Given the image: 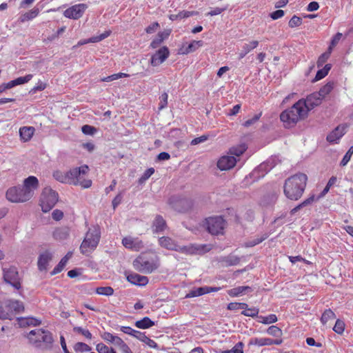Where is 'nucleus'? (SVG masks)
Returning a JSON list of instances; mask_svg holds the SVG:
<instances>
[{
  "mask_svg": "<svg viewBox=\"0 0 353 353\" xmlns=\"http://www.w3.org/2000/svg\"><path fill=\"white\" fill-rule=\"evenodd\" d=\"M169 34L170 33L167 31L159 32L157 37L151 42V48H157L163 41V40L168 37Z\"/></svg>",
  "mask_w": 353,
  "mask_h": 353,
  "instance_id": "obj_33",
  "label": "nucleus"
},
{
  "mask_svg": "<svg viewBox=\"0 0 353 353\" xmlns=\"http://www.w3.org/2000/svg\"><path fill=\"white\" fill-rule=\"evenodd\" d=\"M52 259V254L48 250H46L40 254L38 258L37 265L40 271H46L49 263Z\"/></svg>",
  "mask_w": 353,
  "mask_h": 353,
  "instance_id": "obj_21",
  "label": "nucleus"
},
{
  "mask_svg": "<svg viewBox=\"0 0 353 353\" xmlns=\"http://www.w3.org/2000/svg\"><path fill=\"white\" fill-rule=\"evenodd\" d=\"M24 311L23 303L14 299H0V319L12 320Z\"/></svg>",
  "mask_w": 353,
  "mask_h": 353,
  "instance_id": "obj_4",
  "label": "nucleus"
},
{
  "mask_svg": "<svg viewBox=\"0 0 353 353\" xmlns=\"http://www.w3.org/2000/svg\"><path fill=\"white\" fill-rule=\"evenodd\" d=\"M3 278L6 283L10 285L14 289L20 290L21 288V279L15 267L3 268Z\"/></svg>",
  "mask_w": 353,
  "mask_h": 353,
  "instance_id": "obj_11",
  "label": "nucleus"
},
{
  "mask_svg": "<svg viewBox=\"0 0 353 353\" xmlns=\"http://www.w3.org/2000/svg\"><path fill=\"white\" fill-rule=\"evenodd\" d=\"M305 106L303 102L297 101L290 109L281 114L280 119L285 128H290L294 126L300 120L307 116Z\"/></svg>",
  "mask_w": 353,
  "mask_h": 353,
  "instance_id": "obj_3",
  "label": "nucleus"
},
{
  "mask_svg": "<svg viewBox=\"0 0 353 353\" xmlns=\"http://www.w3.org/2000/svg\"><path fill=\"white\" fill-rule=\"evenodd\" d=\"M6 197L12 203H24L29 201L22 188L17 186L10 188L6 191Z\"/></svg>",
  "mask_w": 353,
  "mask_h": 353,
  "instance_id": "obj_13",
  "label": "nucleus"
},
{
  "mask_svg": "<svg viewBox=\"0 0 353 353\" xmlns=\"http://www.w3.org/2000/svg\"><path fill=\"white\" fill-rule=\"evenodd\" d=\"M243 343L239 342L236 343L233 348L231 350L232 353H243Z\"/></svg>",
  "mask_w": 353,
  "mask_h": 353,
  "instance_id": "obj_64",
  "label": "nucleus"
},
{
  "mask_svg": "<svg viewBox=\"0 0 353 353\" xmlns=\"http://www.w3.org/2000/svg\"><path fill=\"white\" fill-rule=\"evenodd\" d=\"M82 132L85 134L88 135H92L94 134L97 130L94 127L89 125H84L81 128Z\"/></svg>",
  "mask_w": 353,
  "mask_h": 353,
  "instance_id": "obj_61",
  "label": "nucleus"
},
{
  "mask_svg": "<svg viewBox=\"0 0 353 353\" xmlns=\"http://www.w3.org/2000/svg\"><path fill=\"white\" fill-rule=\"evenodd\" d=\"M39 9L38 8L34 7L28 12H26V13L21 14V17H19V21L21 23L30 21L37 17L39 14Z\"/></svg>",
  "mask_w": 353,
  "mask_h": 353,
  "instance_id": "obj_31",
  "label": "nucleus"
},
{
  "mask_svg": "<svg viewBox=\"0 0 353 353\" xmlns=\"http://www.w3.org/2000/svg\"><path fill=\"white\" fill-rule=\"evenodd\" d=\"M66 264L67 263L65 262V260L61 259L59 264L54 268V270L51 272V274L54 275L61 272L63 270Z\"/></svg>",
  "mask_w": 353,
  "mask_h": 353,
  "instance_id": "obj_57",
  "label": "nucleus"
},
{
  "mask_svg": "<svg viewBox=\"0 0 353 353\" xmlns=\"http://www.w3.org/2000/svg\"><path fill=\"white\" fill-rule=\"evenodd\" d=\"M133 265L138 271L148 274L155 270L159 264L157 260L148 259L145 256H139L134 261Z\"/></svg>",
  "mask_w": 353,
  "mask_h": 353,
  "instance_id": "obj_9",
  "label": "nucleus"
},
{
  "mask_svg": "<svg viewBox=\"0 0 353 353\" xmlns=\"http://www.w3.org/2000/svg\"><path fill=\"white\" fill-rule=\"evenodd\" d=\"M247 149V147L245 144L241 143L236 146L232 147L230 150L229 153L231 155L236 156L239 157L241 156Z\"/></svg>",
  "mask_w": 353,
  "mask_h": 353,
  "instance_id": "obj_38",
  "label": "nucleus"
},
{
  "mask_svg": "<svg viewBox=\"0 0 353 353\" xmlns=\"http://www.w3.org/2000/svg\"><path fill=\"white\" fill-rule=\"evenodd\" d=\"M268 334L274 336H281L282 330L275 325H272L267 330Z\"/></svg>",
  "mask_w": 353,
  "mask_h": 353,
  "instance_id": "obj_52",
  "label": "nucleus"
},
{
  "mask_svg": "<svg viewBox=\"0 0 353 353\" xmlns=\"http://www.w3.org/2000/svg\"><path fill=\"white\" fill-rule=\"evenodd\" d=\"M96 350L98 353H117L114 347L108 346L103 343H99L96 345Z\"/></svg>",
  "mask_w": 353,
  "mask_h": 353,
  "instance_id": "obj_42",
  "label": "nucleus"
},
{
  "mask_svg": "<svg viewBox=\"0 0 353 353\" xmlns=\"http://www.w3.org/2000/svg\"><path fill=\"white\" fill-rule=\"evenodd\" d=\"M315 201V196L311 195L310 197L304 200L300 204L296 205L295 208L292 209L290 213L291 214H294L296 212H298L301 208L307 206L311 203H312Z\"/></svg>",
  "mask_w": 353,
  "mask_h": 353,
  "instance_id": "obj_39",
  "label": "nucleus"
},
{
  "mask_svg": "<svg viewBox=\"0 0 353 353\" xmlns=\"http://www.w3.org/2000/svg\"><path fill=\"white\" fill-rule=\"evenodd\" d=\"M274 165L272 164V160L270 159L268 161L261 163L256 170H254L252 172V175H256L258 172L263 171L262 176L265 175V173L269 172Z\"/></svg>",
  "mask_w": 353,
  "mask_h": 353,
  "instance_id": "obj_32",
  "label": "nucleus"
},
{
  "mask_svg": "<svg viewBox=\"0 0 353 353\" xmlns=\"http://www.w3.org/2000/svg\"><path fill=\"white\" fill-rule=\"evenodd\" d=\"M259 309L256 307H250L243 310L241 314L245 316L255 317L258 316Z\"/></svg>",
  "mask_w": 353,
  "mask_h": 353,
  "instance_id": "obj_53",
  "label": "nucleus"
},
{
  "mask_svg": "<svg viewBox=\"0 0 353 353\" xmlns=\"http://www.w3.org/2000/svg\"><path fill=\"white\" fill-rule=\"evenodd\" d=\"M320 94L317 92H314L310 95L307 96L305 99H300L298 101L303 102L305 104V107L307 110V114L308 112L312 110L314 107L321 104L322 101V97H320Z\"/></svg>",
  "mask_w": 353,
  "mask_h": 353,
  "instance_id": "obj_18",
  "label": "nucleus"
},
{
  "mask_svg": "<svg viewBox=\"0 0 353 353\" xmlns=\"http://www.w3.org/2000/svg\"><path fill=\"white\" fill-rule=\"evenodd\" d=\"M206 289L205 287L198 288L196 289L191 290L189 293L185 295V298H192L206 294Z\"/></svg>",
  "mask_w": 353,
  "mask_h": 353,
  "instance_id": "obj_44",
  "label": "nucleus"
},
{
  "mask_svg": "<svg viewBox=\"0 0 353 353\" xmlns=\"http://www.w3.org/2000/svg\"><path fill=\"white\" fill-rule=\"evenodd\" d=\"M34 132V127L24 126L19 129V135L21 139L24 141H28L31 139Z\"/></svg>",
  "mask_w": 353,
  "mask_h": 353,
  "instance_id": "obj_27",
  "label": "nucleus"
},
{
  "mask_svg": "<svg viewBox=\"0 0 353 353\" xmlns=\"http://www.w3.org/2000/svg\"><path fill=\"white\" fill-rule=\"evenodd\" d=\"M307 177L305 174H296L285 181L283 192L285 196L292 201H297L303 194Z\"/></svg>",
  "mask_w": 353,
  "mask_h": 353,
  "instance_id": "obj_2",
  "label": "nucleus"
},
{
  "mask_svg": "<svg viewBox=\"0 0 353 353\" xmlns=\"http://www.w3.org/2000/svg\"><path fill=\"white\" fill-rule=\"evenodd\" d=\"M74 350L77 352H90L91 350V347L85 343L78 342L74 344Z\"/></svg>",
  "mask_w": 353,
  "mask_h": 353,
  "instance_id": "obj_47",
  "label": "nucleus"
},
{
  "mask_svg": "<svg viewBox=\"0 0 353 353\" xmlns=\"http://www.w3.org/2000/svg\"><path fill=\"white\" fill-rule=\"evenodd\" d=\"M170 52L167 47L161 48L155 54H154L150 59V63L152 66H158L163 63L169 57Z\"/></svg>",
  "mask_w": 353,
  "mask_h": 353,
  "instance_id": "obj_17",
  "label": "nucleus"
},
{
  "mask_svg": "<svg viewBox=\"0 0 353 353\" xmlns=\"http://www.w3.org/2000/svg\"><path fill=\"white\" fill-rule=\"evenodd\" d=\"M101 238V230L98 225L90 227L85 234V238L80 246L81 252L88 255L97 247Z\"/></svg>",
  "mask_w": 353,
  "mask_h": 353,
  "instance_id": "obj_5",
  "label": "nucleus"
},
{
  "mask_svg": "<svg viewBox=\"0 0 353 353\" xmlns=\"http://www.w3.org/2000/svg\"><path fill=\"white\" fill-rule=\"evenodd\" d=\"M353 154V146H351L348 150L347 151V152L345 153V154L344 155V157H343L341 161V165L342 166H345L347 164V163L350 161V160L351 159V157Z\"/></svg>",
  "mask_w": 353,
  "mask_h": 353,
  "instance_id": "obj_49",
  "label": "nucleus"
},
{
  "mask_svg": "<svg viewBox=\"0 0 353 353\" xmlns=\"http://www.w3.org/2000/svg\"><path fill=\"white\" fill-rule=\"evenodd\" d=\"M168 95L166 92H163L160 97H159V110H162L165 108L168 105Z\"/></svg>",
  "mask_w": 353,
  "mask_h": 353,
  "instance_id": "obj_59",
  "label": "nucleus"
},
{
  "mask_svg": "<svg viewBox=\"0 0 353 353\" xmlns=\"http://www.w3.org/2000/svg\"><path fill=\"white\" fill-rule=\"evenodd\" d=\"M331 50L332 46L329 48V52L322 54L319 57V59L317 61V66L319 68L321 67L325 63V62L328 59L330 54L331 53Z\"/></svg>",
  "mask_w": 353,
  "mask_h": 353,
  "instance_id": "obj_51",
  "label": "nucleus"
},
{
  "mask_svg": "<svg viewBox=\"0 0 353 353\" xmlns=\"http://www.w3.org/2000/svg\"><path fill=\"white\" fill-rule=\"evenodd\" d=\"M333 330L338 334H342L345 330V323L341 319H337Z\"/></svg>",
  "mask_w": 353,
  "mask_h": 353,
  "instance_id": "obj_48",
  "label": "nucleus"
},
{
  "mask_svg": "<svg viewBox=\"0 0 353 353\" xmlns=\"http://www.w3.org/2000/svg\"><path fill=\"white\" fill-rule=\"evenodd\" d=\"M30 343L37 347H41L42 343L46 347L50 348L53 343L52 334L43 329H36L31 330L28 335Z\"/></svg>",
  "mask_w": 353,
  "mask_h": 353,
  "instance_id": "obj_6",
  "label": "nucleus"
},
{
  "mask_svg": "<svg viewBox=\"0 0 353 353\" xmlns=\"http://www.w3.org/2000/svg\"><path fill=\"white\" fill-rule=\"evenodd\" d=\"M251 291L252 289L249 286H239L229 290L228 291V294L232 297H235L242 294H245Z\"/></svg>",
  "mask_w": 353,
  "mask_h": 353,
  "instance_id": "obj_30",
  "label": "nucleus"
},
{
  "mask_svg": "<svg viewBox=\"0 0 353 353\" xmlns=\"http://www.w3.org/2000/svg\"><path fill=\"white\" fill-rule=\"evenodd\" d=\"M58 194L50 188H45L41 193L40 205L43 212H49L57 203Z\"/></svg>",
  "mask_w": 353,
  "mask_h": 353,
  "instance_id": "obj_8",
  "label": "nucleus"
},
{
  "mask_svg": "<svg viewBox=\"0 0 353 353\" xmlns=\"http://www.w3.org/2000/svg\"><path fill=\"white\" fill-rule=\"evenodd\" d=\"M208 135H202L199 137L194 138V139L192 140L191 145H197L199 143L205 141L206 140H208Z\"/></svg>",
  "mask_w": 353,
  "mask_h": 353,
  "instance_id": "obj_63",
  "label": "nucleus"
},
{
  "mask_svg": "<svg viewBox=\"0 0 353 353\" xmlns=\"http://www.w3.org/2000/svg\"><path fill=\"white\" fill-rule=\"evenodd\" d=\"M166 228L167 223L165 220L161 215H157L151 226L152 232L154 234L163 232Z\"/></svg>",
  "mask_w": 353,
  "mask_h": 353,
  "instance_id": "obj_22",
  "label": "nucleus"
},
{
  "mask_svg": "<svg viewBox=\"0 0 353 353\" xmlns=\"http://www.w3.org/2000/svg\"><path fill=\"white\" fill-rule=\"evenodd\" d=\"M89 168L88 165H84L79 168H74L70 170V176L73 182L71 184L74 185H81L83 188H88L92 185V181L90 179H84V176L88 174Z\"/></svg>",
  "mask_w": 353,
  "mask_h": 353,
  "instance_id": "obj_7",
  "label": "nucleus"
},
{
  "mask_svg": "<svg viewBox=\"0 0 353 353\" xmlns=\"http://www.w3.org/2000/svg\"><path fill=\"white\" fill-rule=\"evenodd\" d=\"M74 331L78 333L81 334L83 336H84L85 338L88 339H91L92 337V334L87 329H83L81 327H75L74 328Z\"/></svg>",
  "mask_w": 353,
  "mask_h": 353,
  "instance_id": "obj_58",
  "label": "nucleus"
},
{
  "mask_svg": "<svg viewBox=\"0 0 353 353\" xmlns=\"http://www.w3.org/2000/svg\"><path fill=\"white\" fill-rule=\"evenodd\" d=\"M203 41H192L190 43H184L179 49L180 54H188L196 51L198 48L203 46Z\"/></svg>",
  "mask_w": 353,
  "mask_h": 353,
  "instance_id": "obj_23",
  "label": "nucleus"
},
{
  "mask_svg": "<svg viewBox=\"0 0 353 353\" xmlns=\"http://www.w3.org/2000/svg\"><path fill=\"white\" fill-rule=\"evenodd\" d=\"M334 82L330 81L327 83L325 85H323L319 92H317L318 94H320V97L323 99L325 96H327L328 94L331 92V91L334 88Z\"/></svg>",
  "mask_w": 353,
  "mask_h": 353,
  "instance_id": "obj_41",
  "label": "nucleus"
},
{
  "mask_svg": "<svg viewBox=\"0 0 353 353\" xmlns=\"http://www.w3.org/2000/svg\"><path fill=\"white\" fill-rule=\"evenodd\" d=\"M259 45V42L257 41H252L249 43H245L242 46V49L248 54L251 50L256 48Z\"/></svg>",
  "mask_w": 353,
  "mask_h": 353,
  "instance_id": "obj_54",
  "label": "nucleus"
},
{
  "mask_svg": "<svg viewBox=\"0 0 353 353\" xmlns=\"http://www.w3.org/2000/svg\"><path fill=\"white\" fill-rule=\"evenodd\" d=\"M101 339L109 344L117 347L121 353H133L129 345L119 336L108 332L101 334Z\"/></svg>",
  "mask_w": 353,
  "mask_h": 353,
  "instance_id": "obj_10",
  "label": "nucleus"
},
{
  "mask_svg": "<svg viewBox=\"0 0 353 353\" xmlns=\"http://www.w3.org/2000/svg\"><path fill=\"white\" fill-rule=\"evenodd\" d=\"M127 280L130 283L139 286H144L148 283V279L146 276L136 273L129 274L127 276Z\"/></svg>",
  "mask_w": 353,
  "mask_h": 353,
  "instance_id": "obj_25",
  "label": "nucleus"
},
{
  "mask_svg": "<svg viewBox=\"0 0 353 353\" xmlns=\"http://www.w3.org/2000/svg\"><path fill=\"white\" fill-rule=\"evenodd\" d=\"M169 203L172 208L180 212L187 211L191 206L190 201L185 199L172 197L170 199Z\"/></svg>",
  "mask_w": 353,
  "mask_h": 353,
  "instance_id": "obj_19",
  "label": "nucleus"
},
{
  "mask_svg": "<svg viewBox=\"0 0 353 353\" xmlns=\"http://www.w3.org/2000/svg\"><path fill=\"white\" fill-rule=\"evenodd\" d=\"M123 245L133 251H139L144 248L143 242L138 237L125 236L122 239Z\"/></svg>",
  "mask_w": 353,
  "mask_h": 353,
  "instance_id": "obj_16",
  "label": "nucleus"
},
{
  "mask_svg": "<svg viewBox=\"0 0 353 353\" xmlns=\"http://www.w3.org/2000/svg\"><path fill=\"white\" fill-rule=\"evenodd\" d=\"M302 23V19L299 17L294 15L289 21V26L290 28H295L301 26Z\"/></svg>",
  "mask_w": 353,
  "mask_h": 353,
  "instance_id": "obj_56",
  "label": "nucleus"
},
{
  "mask_svg": "<svg viewBox=\"0 0 353 353\" xmlns=\"http://www.w3.org/2000/svg\"><path fill=\"white\" fill-rule=\"evenodd\" d=\"M336 318L334 312L331 309H327L323 313L321 322L323 325H325L329 321L334 320Z\"/></svg>",
  "mask_w": 353,
  "mask_h": 353,
  "instance_id": "obj_37",
  "label": "nucleus"
},
{
  "mask_svg": "<svg viewBox=\"0 0 353 353\" xmlns=\"http://www.w3.org/2000/svg\"><path fill=\"white\" fill-rule=\"evenodd\" d=\"M195 14L194 12L183 10L180 11L178 14H172L169 16V19L172 21L179 20L185 18L190 17Z\"/></svg>",
  "mask_w": 353,
  "mask_h": 353,
  "instance_id": "obj_35",
  "label": "nucleus"
},
{
  "mask_svg": "<svg viewBox=\"0 0 353 353\" xmlns=\"http://www.w3.org/2000/svg\"><path fill=\"white\" fill-rule=\"evenodd\" d=\"M39 188V180L34 176H30L25 179L22 189L29 200L34 196V191Z\"/></svg>",
  "mask_w": 353,
  "mask_h": 353,
  "instance_id": "obj_14",
  "label": "nucleus"
},
{
  "mask_svg": "<svg viewBox=\"0 0 353 353\" xmlns=\"http://www.w3.org/2000/svg\"><path fill=\"white\" fill-rule=\"evenodd\" d=\"M159 245L166 250L176 251L185 254H202L209 252L212 249L210 244H189L187 245H180L172 238L163 236L158 239Z\"/></svg>",
  "mask_w": 353,
  "mask_h": 353,
  "instance_id": "obj_1",
  "label": "nucleus"
},
{
  "mask_svg": "<svg viewBox=\"0 0 353 353\" xmlns=\"http://www.w3.org/2000/svg\"><path fill=\"white\" fill-rule=\"evenodd\" d=\"M46 88V83L41 81H39L37 84L32 88L31 92L35 93L37 91H42Z\"/></svg>",
  "mask_w": 353,
  "mask_h": 353,
  "instance_id": "obj_62",
  "label": "nucleus"
},
{
  "mask_svg": "<svg viewBox=\"0 0 353 353\" xmlns=\"http://www.w3.org/2000/svg\"><path fill=\"white\" fill-rule=\"evenodd\" d=\"M154 172V169L152 168L147 169L143 175L139 179L140 183H144L146 180H148Z\"/></svg>",
  "mask_w": 353,
  "mask_h": 353,
  "instance_id": "obj_55",
  "label": "nucleus"
},
{
  "mask_svg": "<svg viewBox=\"0 0 353 353\" xmlns=\"http://www.w3.org/2000/svg\"><path fill=\"white\" fill-rule=\"evenodd\" d=\"M18 320H19L21 325H38L41 324V321L39 319H37L33 318V317L19 318Z\"/></svg>",
  "mask_w": 353,
  "mask_h": 353,
  "instance_id": "obj_43",
  "label": "nucleus"
},
{
  "mask_svg": "<svg viewBox=\"0 0 353 353\" xmlns=\"http://www.w3.org/2000/svg\"><path fill=\"white\" fill-rule=\"evenodd\" d=\"M32 77H33V75L31 74H29L24 77H18L14 80L15 81V84L17 86V85H22V84L29 82L32 79Z\"/></svg>",
  "mask_w": 353,
  "mask_h": 353,
  "instance_id": "obj_50",
  "label": "nucleus"
},
{
  "mask_svg": "<svg viewBox=\"0 0 353 353\" xmlns=\"http://www.w3.org/2000/svg\"><path fill=\"white\" fill-rule=\"evenodd\" d=\"M153 325H154V322L147 316L135 322V326L139 329H148Z\"/></svg>",
  "mask_w": 353,
  "mask_h": 353,
  "instance_id": "obj_34",
  "label": "nucleus"
},
{
  "mask_svg": "<svg viewBox=\"0 0 353 353\" xmlns=\"http://www.w3.org/2000/svg\"><path fill=\"white\" fill-rule=\"evenodd\" d=\"M205 225L210 233L217 235L222 234L225 226V221L221 216L209 217L205 220Z\"/></svg>",
  "mask_w": 353,
  "mask_h": 353,
  "instance_id": "obj_12",
  "label": "nucleus"
},
{
  "mask_svg": "<svg viewBox=\"0 0 353 353\" xmlns=\"http://www.w3.org/2000/svg\"><path fill=\"white\" fill-rule=\"evenodd\" d=\"M110 31H105L103 33L101 34L99 36H95V37H92L88 39H83V40H81L78 42V46H82V45H84V44H86V43H97V42H99L103 39H105V38H107L108 37L110 36Z\"/></svg>",
  "mask_w": 353,
  "mask_h": 353,
  "instance_id": "obj_28",
  "label": "nucleus"
},
{
  "mask_svg": "<svg viewBox=\"0 0 353 353\" xmlns=\"http://www.w3.org/2000/svg\"><path fill=\"white\" fill-rule=\"evenodd\" d=\"M53 177L61 183L71 184V182H73L71 181V179H73V178H70V170L66 172H63L59 170L54 171L53 172Z\"/></svg>",
  "mask_w": 353,
  "mask_h": 353,
  "instance_id": "obj_26",
  "label": "nucleus"
},
{
  "mask_svg": "<svg viewBox=\"0 0 353 353\" xmlns=\"http://www.w3.org/2000/svg\"><path fill=\"white\" fill-rule=\"evenodd\" d=\"M96 293L99 295L110 296L114 294V290L110 286L99 287L96 289Z\"/></svg>",
  "mask_w": 353,
  "mask_h": 353,
  "instance_id": "obj_45",
  "label": "nucleus"
},
{
  "mask_svg": "<svg viewBox=\"0 0 353 353\" xmlns=\"http://www.w3.org/2000/svg\"><path fill=\"white\" fill-rule=\"evenodd\" d=\"M331 69V64H326L322 69L317 71L313 81H317L324 78Z\"/></svg>",
  "mask_w": 353,
  "mask_h": 353,
  "instance_id": "obj_40",
  "label": "nucleus"
},
{
  "mask_svg": "<svg viewBox=\"0 0 353 353\" xmlns=\"http://www.w3.org/2000/svg\"><path fill=\"white\" fill-rule=\"evenodd\" d=\"M236 163V159L233 156H223L218 162L217 167L221 170H228L234 167Z\"/></svg>",
  "mask_w": 353,
  "mask_h": 353,
  "instance_id": "obj_20",
  "label": "nucleus"
},
{
  "mask_svg": "<svg viewBox=\"0 0 353 353\" xmlns=\"http://www.w3.org/2000/svg\"><path fill=\"white\" fill-rule=\"evenodd\" d=\"M267 239V235L264 234L261 237H257L254 239V240L250 241L246 243L247 247H253L260 243H261L263 241Z\"/></svg>",
  "mask_w": 353,
  "mask_h": 353,
  "instance_id": "obj_60",
  "label": "nucleus"
},
{
  "mask_svg": "<svg viewBox=\"0 0 353 353\" xmlns=\"http://www.w3.org/2000/svg\"><path fill=\"white\" fill-rule=\"evenodd\" d=\"M88 6L84 3L76 4L66 9L63 15L68 19H78L83 16Z\"/></svg>",
  "mask_w": 353,
  "mask_h": 353,
  "instance_id": "obj_15",
  "label": "nucleus"
},
{
  "mask_svg": "<svg viewBox=\"0 0 353 353\" xmlns=\"http://www.w3.org/2000/svg\"><path fill=\"white\" fill-rule=\"evenodd\" d=\"M249 344L257 346L271 345V339L252 338L250 340Z\"/></svg>",
  "mask_w": 353,
  "mask_h": 353,
  "instance_id": "obj_36",
  "label": "nucleus"
},
{
  "mask_svg": "<svg viewBox=\"0 0 353 353\" xmlns=\"http://www.w3.org/2000/svg\"><path fill=\"white\" fill-rule=\"evenodd\" d=\"M345 125H339L332 132H331L327 137V141L330 143H336L339 140L345 133Z\"/></svg>",
  "mask_w": 353,
  "mask_h": 353,
  "instance_id": "obj_24",
  "label": "nucleus"
},
{
  "mask_svg": "<svg viewBox=\"0 0 353 353\" xmlns=\"http://www.w3.org/2000/svg\"><path fill=\"white\" fill-rule=\"evenodd\" d=\"M259 321L263 324H270L277 321L278 319L275 314H270L266 316H259Z\"/></svg>",
  "mask_w": 353,
  "mask_h": 353,
  "instance_id": "obj_46",
  "label": "nucleus"
},
{
  "mask_svg": "<svg viewBox=\"0 0 353 353\" xmlns=\"http://www.w3.org/2000/svg\"><path fill=\"white\" fill-rule=\"evenodd\" d=\"M70 230L68 228H59L53 232V237L58 241H63L68 238Z\"/></svg>",
  "mask_w": 353,
  "mask_h": 353,
  "instance_id": "obj_29",
  "label": "nucleus"
}]
</instances>
